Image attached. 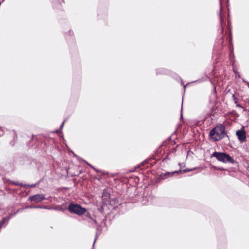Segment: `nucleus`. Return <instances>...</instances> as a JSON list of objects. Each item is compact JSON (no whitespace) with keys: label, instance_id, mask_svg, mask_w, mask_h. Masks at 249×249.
Here are the masks:
<instances>
[{"label":"nucleus","instance_id":"17","mask_svg":"<svg viewBox=\"0 0 249 249\" xmlns=\"http://www.w3.org/2000/svg\"><path fill=\"white\" fill-rule=\"evenodd\" d=\"M3 131L2 129L1 128H0V136L3 135Z\"/></svg>","mask_w":249,"mask_h":249},{"label":"nucleus","instance_id":"4","mask_svg":"<svg viewBox=\"0 0 249 249\" xmlns=\"http://www.w3.org/2000/svg\"><path fill=\"white\" fill-rule=\"evenodd\" d=\"M236 136L239 141L242 143L246 140V134L244 131V127L243 126L240 130H238L236 132Z\"/></svg>","mask_w":249,"mask_h":249},{"label":"nucleus","instance_id":"27","mask_svg":"<svg viewBox=\"0 0 249 249\" xmlns=\"http://www.w3.org/2000/svg\"><path fill=\"white\" fill-rule=\"evenodd\" d=\"M223 32V29L222 28V32Z\"/></svg>","mask_w":249,"mask_h":249},{"label":"nucleus","instance_id":"25","mask_svg":"<svg viewBox=\"0 0 249 249\" xmlns=\"http://www.w3.org/2000/svg\"><path fill=\"white\" fill-rule=\"evenodd\" d=\"M106 196H103V199H105V197H106Z\"/></svg>","mask_w":249,"mask_h":249},{"label":"nucleus","instance_id":"5","mask_svg":"<svg viewBox=\"0 0 249 249\" xmlns=\"http://www.w3.org/2000/svg\"><path fill=\"white\" fill-rule=\"evenodd\" d=\"M46 199L45 196L43 194H37L31 196L29 198V200L31 201H34L36 203H38L43 200Z\"/></svg>","mask_w":249,"mask_h":249},{"label":"nucleus","instance_id":"11","mask_svg":"<svg viewBox=\"0 0 249 249\" xmlns=\"http://www.w3.org/2000/svg\"><path fill=\"white\" fill-rule=\"evenodd\" d=\"M166 73L165 70L164 69H160V70H157V74H165Z\"/></svg>","mask_w":249,"mask_h":249},{"label":"nucleus","instance_id":"3","mask_svg":"<svg viewBox=\"0 0 249 249\" xmlns=\"http://www.w3.org/2000/svg\"><path fill=\"white\" fill-rule=\"evenodd\" d=\"M68 210L71 213H73L78 215H81L86 212L84 208L82 207L79 204L74 203L70 204Z\"/></svg>","mask_w":249,"mask_h":249},{"label":"nucleus","instance_id":"10","mask_svg":"<svg viewBox=\"0 0 249 249\" xmlns=\"http://www.w3.org/2000/svg\"><path fill=\"white\" fill-rule=\"evenodd\" d=\"M175 173H178V171H175V172H172V173H170V172H166V173L163 174V175L165 177L164 178L163 177H162V178L163 179H164L167 177H170V176L173 175Z\"/></svg>","mask_w":249,"mask_h":249},{"label":"nucleus","instance_id":"1","mask_svg":"<svg viewBox=\"0 0 249 249\" xmlns=\"http://www.w3.org/2000/svg\"><path fill=\"white\" fill-rule=\"evenodd\" d=\"M225 129V127L222 125L216 126L210 131V137L214 141H219L223 139L226 135Z\"/></svg>","mask_w":249,"mask_h":249},{"label":"nucleus","instance_id":"24","mask_svg":"<svg viewBox=\"0 0 249 249\" xmlns=\"http://www.w3.org/2000/svg\"><path fill=\"white\" fill-rule=\"evenodd\" d=\"M4 0H2V1H0V5H1V3L4 1Z\"/></svg>","mask_w":249,"mask_h":249},{"label":"nucleus","instance_id":"15","mask_svg":"<svg viewBox=\"0 0 249 249\" xmlns=\"http://www.w3.org/2000/svg\"><path fill=\"white\" fill-rule=\"evenodd\" d=\"M233 71H234V72L235 73V75H236V77H237V76L239 77V76H240V75H239V72L237 71V70H235L234 69V68H233Z\"/></svg>","mask_w":249,"mask_h":249},{"label":"nucleus","instance_id":"9","mask_svg":"<svg viewBox=\"0 0 249 249\" xmlns=\"http://www.w3.org/2000/svg\"><path fill=\"white\" fill-rule=\"evenodd\" d=\"M27 208L31 209H48V207L46 206H28Z\"/></svg>","mask_w":249,"mask_h":249},{"label":"nucleus","instance_id":"13","mask_svg":"<svg viewBox=\"0 0 249 249\" xmlns=\"http://www.w3.org/2000/svg\"><path fill=\"white\" fill-rule=\"evenodd\" d=\"M194 169H186V170H180L179 172H183V173H185L186 172H189V171H192L193 170H194Z\"/></svg>","mask_w":249,"mask_h":249},{"label":"nucleus","instance_id":"20","mask_svg":"<svg viewBox=\"0 0 249 249\" xmlns=\"http://www.w3.org/2000/svg\"><path fill=\"white\" fill-rule=\"evenodd\" d=\"M89 166H90L92 168L94 169L96 171L98 172V171H97V170H96L95 169V168H94L92 165H90V164H89Z\"/></svg>","mask_w":249,"mask_h":249},{"label":"nucleus","instance_id":"7","mask_svg":"<svg viewBox=\"0 0 249 249\" xmlns=\"http://www.w3.org/2000/svg\"><path fill=\"white\" fill-rule=\"evenodd\" d=\"M85 220L87 221L91 226H94L96 224V221L92 218L90 214H87L86 215Z\"/></svg>","mask_w":249,"mask_h":249},{"label":"nucleus","instance_id":"2","mask_svg":"<svg viewBox=\"0 0 249 249\" xmlns=\"http://www.w3.org/2000/svg\"><path fill=\"white\" fill-rule=\"evenodd\" d=\"M212 157H215L218 161L224 163H234L235 160L229 155L223 152H214Z\"/></svg>","mask_w":249,"mask_h":249},{"label":"nucleus","instance_id":"12","mask_svg":"<svg viewBox=\"0 0 249 249\" xmlns=\"http://www.w3.org/2000/svg\"><path fill=\"white\" fill-rule=\"evenodd\" d=\"M100 227L99 226H98L97 227V229H96L97 231H96V237H97V235L98 234H100L101 233V231L100 230Z\"/></svg>","mask_w":249,"mask_h":249},{"label":"nucleus","instance_id":"26","mask_svg":"<svg viewBox=\"0 0 249 249\" xmlns=\"http://www.w3.org/2000/svg\"><path fill=\"white\" fill-rule=\"evenodd\" d=\"M248 87H249V83H248Z\"/></svg>","mask_w":249,"mask_h":249},{"label":"nucleus","instance_id":"18","mask_svg":"<svg viewBox=\"0 0 249 249\" xmlns=\"http://www.w3.org/2000/svg\"><path fill=\"white\" fill-rule=\"evenodd\" d=\"M14 184H16V185H19V186H24V185H23L22 183H14Z\"/></svg>","mask_w":249,"mask_h":249},{"label":"nucleus","instance_id":"23","mask_svg":"<svg viewBox=\"0 0 249 249\" xmlns=\"http://www.w3.org/2000/svg\"><path fill=\"white\" fill-rule=\"evenodd\" d=\"M182 118H183V116H182V114H181V116H180V119H182Z\"/></svg>","mask_w":249,"mask_h":249},{"label":"nucleus","instance_id":"16","mask_svg":"<svg viewBox=\"0 0 249 249\" xmlns=\"http://www.w3.org/2000/svg\"><path fill=\"white\" fill-rule=\"evenodd\" d=\"M232 97H233V99H234V103H235V104H237V98H236V97H235V95H234V94H233V95H232Z\"/></svg>","mask_w":249,"mask_h":249},{"label":"nucleus","instance_id":"19","mask_svg":"<svg viewBox=\"0 0 249 249\" xmlns=\"http://www.w3.org/2000/svg\"><path fill=\"white\" fill-rule=\"evenodd\" d=\"M64 123H65V121H64L63 122V123L61 124V125H60V129H62L64 126Z\"/></svg>","mask_w":249,"mask_h":249},{"label":"nucleus","instance_id":"14","mask_svg":"<svg viewBox=\"0 0 249 249\" xmlns=\"http://www.w3.org/2000/svg\"><path fill=\"white\" fill-rule=\"evenodd\" d=\"M36 184H34L32 185H24V186L25 187H29L31 188H33L36 186Z\"/></svg>","mask_w":249,"mask_h":249},{"label":"nucleus","instance_id":"28","mask_svg":"<svg viewBox=\"0 0 249 249\" xmlns=\"http://www.w3.org/2000/svg\"><path fill=\"white\" fill-rule=\"evenodd\" d=\"M186 88V86H184V88L185 89Z\"/></svg>","mask_w":249,"mask_h":249},{"label":"nucleus","instance_id":"8","mask_svg":"<svg viewBox=\"0 0 249 249\" xmlns=\"http://www.w3.org/2000/svg\"><path fill=\"white\" fill-rule=\"evenodd\" d=\"M230 59L231 63L232 64V65L233 66L234 64V56L233 54V47H231L230 48Z\"/></svg>","mask_w":249,"mask_h":249},{"label":"nucleus","instance_id":"6","mask_svg":"<svg viewBox=\"0 0 249 249\" xmlns=\"http://www.w3.org/2000/svg\"><path fill=\"white\" fill-rule=\"evenodd\" d=\"M108 200L107 201H106V204H109L110 205H111L113 207V208H115L116 207L118 204L117 199L115 198H110V197L108 196Z\"/></svg>","mask_w":249,"mask_h":249},{"label":"nucleus","instance_id":"21","mask_svg":"<svg viewBox=\"0 0 249 249\" xmlns=\"http://www.w3.org/2000/svg\"><path fill=\"white\" fill-rule=\"evenodd\" d=\"M237 107H242V106L239 104H237Z\"/></svg>","mask_w":249,"mask_h":249},{"label":"nucleus","instance_id":"22","mask_svg":"<svg viewBox=\"0 0 249 249\" xmlns=\"http://www.w3.org/2000/svg\"><path fill=\"white\" fill-rule=\"evenodd\" d=\"M96 239H97V237H95V239L94 240V243H93V245H94V243H95V242L96 241Z\"/></svg>","mask_w":249,"mask_h":249}]
</instances>
